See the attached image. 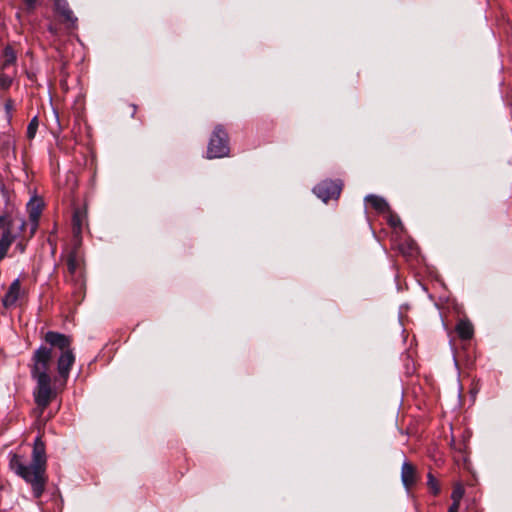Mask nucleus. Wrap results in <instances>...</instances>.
I'll list each match as a JSON object with an SVG mask.
<instances>
[{
  "instance_id": "obj_14",
  "label": "nucleus",
  "mask_w": 512,
  "mask_h": 512,
  "mask_svg": "<svg viewBox=\"0 0 512 512\" xmlns=\"http://www.w3.org/2000/svg\"><path fill=\"white\" fill-rule=\"evenodd\" d=\"M37 127H38V120L36 117H34L28 127H27V136L28 138H33L36 134V131H37Z\"/></svg>"
},
{
  "instance_id": "obj_7",
  "label": "nucleus",
  "mask_w": 512,
  "mask_h": 512,
  "mask_svg": "<svg viewBox=\"0 0 512 512\" xmlns=\"http://www.w3.org/2000/svg\"><path fill=\"white\" fill-rule=\"evenodd\" d=\"M401 478L404 486L409 489L416 483V469L408 462H404L401 469Z\"/></svg>"
},
{
  "instance_id": "obj_21",
  "label": "nucleus",
  "mask_w": 512,
  "mask_h": 512,
  "mask_svg": "<svg viewBox=\"0 0 512 512\" xmlns=\"http://www.w3.org/2000/svg\"><path fill=\"white\" fill-rule=\"evenodd\" d=\"M390 224L392 226H397L398 224H400V219L397 218V217H394V216H391L390 220H389Z\"/></svg>"
},
{
  "instance_id": "obj_19",
  "label": "nucleus",
  "mask_w": 512,
  "mask_h": 512,
  "mask_svg": "<svg viewBox=\"0 0 512 512\" xmlns=\"http://www.w3.org/2000/svg\"><path fill=\"white\" fill-rule=\"evenodd\" d=\"M24 3L29 10H33L36 6L37 0H24Z\"/></svg>"
},
{
  "instance_id": "obj_16",
  "label": "nucleus",
  "mask_w": 512,
  "mask_h": 512,
  "mask_svg": "<svg viewBox=\"0 0 512 512\" xmlns=\"http://www.w3.org/2000/svg\"><path fill=\"white\" fill-rule=\"evenodd\" d=\"M12 83V78L9 75H1L0 76V89H8Z\"/></svg>"
},
{
  "instance_id": "obj_15",
  "label": "nucleus",
  "mask_w": 512,
  "mask_h": 512,
  "mask_svg": "<svg viewBox=\"0 0 512 512\" xmlns=\"http://www.w3.org/2000/svg\"><path fill=\"white\" fill-rule=\"evenodd\" d=\"M428 486H429L430 490L433 492V494L436 495L439 493L440 488L437 484V481L431 474L428 475Z\"/></svg>"
},
{
  "instance_id": "obj_17",
  "label": "nucleus",
  "mask_w": 512,
  "mask_h": 512,
  "mask_svg": "<svg viewBox=\"0 0 512 512\" xmlns=\"http://www.w3.org/2000/svg\"><path fill=\"white\" fill-rule=\"evenodd\" d=\"M78 267V261L75 254H72L68 258V269L71 273H75Z\"/></svg>"
},
{
  "instance_id": "obj_8",
  "label": "nucleus",
  "mask_w": 512,
  "mask_h": 512,
  "mask_svg": "<svg viewBox=\"0 0 512 512\" xmlns=\"http://www.w3.org/2000/svg\"><path fill=\"white\" fill-rule=\"evenodd\" d=\"M55 10L63 17V20L67 23L74 24L76 18L73 16V12L69 9L66 0H55Z\"/></svg>"
},
{
  "instance_id": "obj_6",
  "label": "nucleus",
  "mask_w": 512,
  "mask_h": 512,
  "mask_svg": "<svg viewBox=\"0 0 512 512\" xmlns=\"http://www.w3.org/2000/svg\"><path fill=\"white\" fill-rule=\"evenodd\" d=\"M21 295H22L21 284H20L19 279H16L12 282L7 293L5 294V296L2 300L3 305L6 308L14 306L16 304V302L18 301V299L21 297Z\"/></svg>"
},
{
  "instance_id": "obj_4",
  "label": "nucleus",
  "mask_w": 512,
  "mask_h": 512,
  "mask_svg": "<svg viewBox=\"0 0 512 512\" xmlns=\"http://www.w3.org/2000/svg\"><path fill=\"white\" fill-rule=\"evenodd\" d=\"M228 153L227 134L222 128L216 127L208 144L207 157L209 159L221 158L227 156Z\"/></svg>"
},
{
  "instance_id": "obj_23",
  "label": "nucleus",
  "mask_w": 512,
  "mask_h": 512,
  "mask_svg": "<svg viewBox=\"0 0 512 512\" xmlns=\"http://www.w3.org/2000/svg\"><path fill=\"white\" fill-rule=\"evenodd\" d=\"M19 249L21 250V252L24 251V248L22 246H19Z\"/></svg>"
},
{
  "instance_id": "obj_3",
  "label": "nucleus",
  "mask_w": 512,
  "mask_h": 512,
  "mask_svg": "<svg viewBox=\"0 0 512 512\" xmlns=\"http://www.w3.org/2000/svg\"><path fill=\"white\" fill-rule=\"evenodd\" d=\"M24 225L25 223L22 219H17L8 214L0 215V228L3 229L0 239V260L6 255L8 248L17 236L14 233V228L17 226V228L23 229Z\"/></svg>"
},
{
  "instance_id": "obj_9",
  "label": "nucleus",
  "mask_w": 512,
  "mask_h": 512,
  "mask_svg": "<svg viewBox=\"0 0 512 512\" xmlns=\"http://www.w3.org/2000/svg\"><path fill=\"white\" fill-rule=\"evenodd\" d=\"M366 203L370 204L376 211L380 213L387 212L389 205L386 200L376 195H368L365 198Z\"/></svg>"
},
{
  "instance_id": "obj_10",
  "label": "nucleus",
  "mask_w": 512,
  "mask_h": 512,
  "mask_svg": "<svg viewBox=\"0 0 512 512\" xmlns=\"http://www.w3.org/2000/svg\"><path fill=\"white\" fill-rule=\"evenodd\" d=\"M457 333L462 339H470L473 335V326L469 321L461 320L456 327Z\"/></svg>"
},
{
  "instance_id": "obj_12",
  "label": "nucleus",
  "mask_w": 512,
  "mask_h": 512,
  "mask_svg": "<svg viewBox=\"0 0 512 512\" xmlns=\"http://www.w3.org/2000/svg\"><path fill=\"white\" fill-rule=\"evenodd\" d=\"M40 203L39 201H36V200H32L28 203V209H29V212H30V218L36 222L39 218V215H40V212H41V207H40Z\"/></svg>"
},
{
  "instance_id": "obj_11",
  "label": "nucleus",
  "mask_w": 512,
  "mask_h": 512,
  "mask_svg": "<svg viewBox=\"0 0 512 512\" xmlns=\"http://www.w3.org/2000/svg\"><path fill=\"white\" fill-rule=\"evenodd\" d=\"M16 60V54L11 47H6L3 52V68H8Z\"/></svg>"
},
{
  "instance_id": "obj_2",
  "label": "nucleus",
  "mask_w": 512,
  "mask_h": 512,
  "mask_svg": "<svg viewBox=\"0 0 512 512\" xmlns=\"http://www.w3.org/2000/svg\"><path fill=\"white\" fill-rule=\"evenodd\" d=\"M46 463L45 444L37 437L33 445L31 463L24 456L13 454L9 466L17 476L31 485L34 496L39 498L46 484Z\"/></svg>"
},
{
  "instance_id": "obj_22",
  "label": "nucleus",
  "mask_w": 512,
  "mask_h": 512,
  "mask_svg": "<svg viewBox=\"0 0 512 512\" xmlns=\"http://www.w3.org/2000/svg\"><path fill=\"white\" fill-rule=\"evenodd\" d=\"M19 249L21 250V252L24 251V248L22 246H19Z\"/></svg>"
},
{
  "instance_id": "obj_13",
  "label": "nucleus",
  "mask_w": 512,
  "mask_h": 512,
  "mask_svg": "<svg viewBox=\"0 0 512 512\" xmlns=\"http://www.w3.org/2000/svg\"><path fill=\"white\" fill-rule=\"evenodd\" d=\"M464 495V488L461 484H456L451 494L452 501L460 502Z\"/></svg>"
},
{
  "instance_id": "obj_1",
  "label": "nucleus",
  "mask_w": 512,
  "mask_h": 512,
  "mask_svg": "<svg viewBox=\"0 0 512 512\" xmlns=\"http://www.w3.org/2000/svg\"><path fill=\"white\" fill-rule=\"evenodd\" d=\"M44 340L50 348L41 346L34 352L32 368V376L37 382L35 402L42 409L56 397L58 386L63 388L66 385L75 362L70 337L49 331Z\"/></svg>"
},
{
  "instance_id": "obj_20",
  "label": "nucleus",
  "mask_w": 512,
  "mask_h": 512,
  "mask_svg": "<svg viewBox=\"0 0 512 512\" xmlns=\"http://www.w3.org/2000/svg\"><path fill=\"white\" fill-rule=\"evenodd\" d=\"M459 505H460V502H454L452 503V505L450 506L448 512H458L459 510Z\"/></svg>"
},
{
  "instance_id": "obj_18",
  "label": "nucleus",
  "mask_w": 512,
  "mask_h": 512,
  "mask_svg": "<svg viewBox=\"0 0 512 512\" xmlns=\"http://www.w3.org/2000/svg\"><path fill=\"white\" fill-rule=\"evenodd\" d=\"M13 107H14V103L12 100H7L6 103H5V110H6V113L7 115L10 117L11 115V112L13 110Z\"/></svg>"
},
{
  "instance_id": "obj_5",
  "label": "nucleus",
  "mask_w": 512,
  "mask_h": 512,
  "mask_svg": "<svg viewBox=\"0 0 512 512\" xmlns=\"http://www.w3.org/2000/svg\"><path fill=\"white\" fill-rule=\"evenodd\" d=\"M342 186L340 183L333 181H323L314 188V193L327 202L330 199H337L341 193Z\"/></svg>"
}]
</instances>
